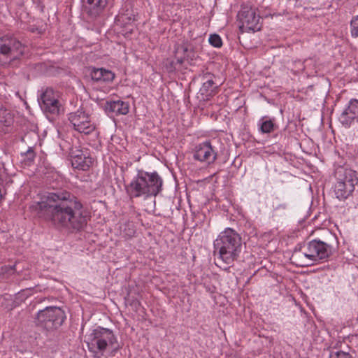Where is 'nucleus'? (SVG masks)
<instances>
[{"label":"nucleus","instance_id":"1","mask_svg":"<svg viewBox=\"0 0 358 358\" xmlns=\"http://www.w3.org/2000/svg\"><path fill=\"white\" fill-rule=\"evenodd\" d=\"M31 208L57 229L80 231L87 223V212L83 203L68 191L48 192Z\"/></svg>","mask_w":358,"mask_h":358},{"label":"nucleus","instance_id":"2","mask_svg":"<svg viewBox=\"0 0 358 358\" xmlns=\"http://www.w3.org/2000/svg\"><path fill=\"white\" fill-rule=\"evenodd\" d=\"M336 236L328 232L323 240L313 239L303 246L296 247L291 261L297 266H307L313 262L327 260L334 252V244L336 243Z\"/></svg>","mask_w":358,"mask_h":358},{"label":"nucleus","instance_id":"3","mask_svg":"<svg viewBox=\"0 0 358 358\" xmlns=\"http://www.w3.org/2000/svg\"><path fill=\"white\" fill-rule=\"evenodd\" d=\"M213 247L217 260L227 266L224 270L229 271L230 266L239 258L242 250L241 237L234 229L227 228L214 241Z\"/></svg>","mask_w":358,"mask_h":358},{"label":"nucleus","instance_id":"4","mask_svg":"<svg viewBox=\"0 0 358 358\" xmlns=\"http://www.w3.org/2000/svg\"><path fill=\"white\" fill-rule=\"evenodd\" d=\"M163 180L157 172L138 170V173L125 190L130 199L157 196L162 190Z\"/></svg>","mask_w":358,"mask_h":358},{"label":"nucleus","instance_id":"5","mask_svg":"<svg viewBox=\"0 0 358 358\" xmlns=\"http://www.w3.org/2000/svg\"><path fill=\"white\" fill-rule=\"evenodd\" d=\"M87 345L88 350L95 358H101L107 349L114 354L120 348L117 340L113 331L98 327L88 335Z\"/></svg>","mask_w":358,"mask_h":358},{"label":"nucleus","instance_id":"6","mask_svg":"<svg viewBox=\"0 0 358 358\" xmlns=\"http://www.w3.org/2000/svg\"><path fill=\"white\" fill-rule=\"evenodd\" d=\"M334 176L336 180L334 185L336 197L344 201L352 194L358 183L357 173L350 169L339 166L336 169Z\"/></svg>","mask_w":358,"mask_h":358},{"label":"nucleus","instance_id":"7","mask_svg":"<svg viewBox=\"0 0 358 358\" xmlns=\"http://www.w3.org/2000/svg\"><path fill=\"white\" fill-rule=\"evenodd\" d=\"M24 52V45L15 37L8 35L0 37V66L19 59Z\"/></svg>","mask_w":358,"mask_h":358},{"label":"nucleus","instance_id":"8","mask_svg":"<svg viewBox=\"0 0 358 358\" xmlns=\"http://www.w3.org/2000/svg\"><path fill=\"white\" fill-rule=\"evenodd\" d=\"M65 319L66 315L62 308L50 306L38 312L34 322L37 327L49 331L59 328Z\"/></svg>","mask_w":358,"mask_h":358},{"label":"nucleus","instance_id":"9","mask_svg":"<svg viewBox=\"0 0 358 358\" xmlns=\"http://www.w3.org/2000/svg\"><path fill=\"white\" fill-rule=\"evenodd\" d=\"M68 120L76 131L85 135L92 134L97 136L98 132L96 131L95 124L92 122L90 115L83 108L70 113Z\"/></svg>","mask_w":358,"mask_h":358},{"label":"nucleus","instance_id":"10","mask_svg":"<svg viewBox=\"0 0 358 358\" xmlns=\"http://www.w3.org/2000/svg\"><path fill=\"white\" fill-rule=\"evenodd\" d=\"M238 18L242 27L253 31L260 29V17L256 13V8L249 6H242L238 13Z\"/></svg>","mask_w":358,"mask_h":358},{"label":"nucleus","instance_id":"11","mask_svg":"<svg viewBox=\"0 0 358 358\" xmlns=\"http://www.w3.org/2000/svg\"><path fill=\"white\" fill-rule=\"evenodd\" d=\"M69 156L73 169L87 171L92 165V158L87 150H83L78 147H72L69 150Z\"/></svg>","mask_w":358,"mask_h":358},{"label":"nucleus","instance_id":"12","mask_svg":"<svg viewBox=\"0 0 358 358\" xmlns=\"http://www.w3.org/2000/svg\"><path fill=\"white\" fill-rule=\"evenodd\" d=\"M217 155V151L208 141L199 143L195 147L194 159L210 164L215 162Z\"/></svg>","mask_w":358,"mask_h":358},{"label":"nucleus","instance_id":"13","mask_svg":"<svg viewBox=\"0 0 358 358\" xmlns=\"http://www.w3.org/2000/svg\"><path fill=\"white\" fill-rule=\"evenodd\" d=\"M357 118H358V100L352 99L344 108L338 120L343 126L350 127Z\"/></svg>","mask_w":358,"mask_h":358},{"label":"nucleus","instance_id":"14","mask_svg":"<svg viewBox=\"0 0 358 358\" xmlns=\"http://www.w3.org/2000/svg\"><path fill=\"white\" fill-rule=\"evenodd\" d=\"M214 78V75L210 73H206L202 76V86L199 92L203 99L208 100L216 93L218 86L215 83Z\"/></svg>","mask_w":358,"mask_h":358},{"label":"nucleus","instance_id":"15","mask_svg":"<svg viewBox=\"0 0 358 358\" xmlns=\"http://www.w3.org/2000/svg\"><path fill=\"white\" fill-rule=\"evenodd\" d=\"M90 76L96 83H110L115 78V73L104 68H90Z\"/></svg>","mask_w":358,"mask_h":358},{"label":"nucleus","instance_id":"16","mask_svg":"<svg viewBox=\"0 0 358 358\" xmlns=\"http://www.w3.org/2000/svg\"><path fill=\"white\" fill-rule=\"evenodd\" d=\"M107 0H87L86 10L92 17L99 16L107 5Z\"/></svg>","mask_w":358,"mask_h":358},{"label":"nucleus","instance_id":"17","mask_svg":"<svg viewBox=\"0 0 358 358\" xmlns=\"http://www.w3.org/2000/svg\"><path fill=\"white\" fill-rule=\"evenodd\" d=\"M191 51L185 45L179 46L176 51V62L171 61L170 62L169 71H173L176 69V64L181 65L184 63L185 59H188Z\"/></svg>","mask_w":358,"mask_h":358},{"label":"nucleus","instance_id":"18","mask_svg":"<svg viewBox=\"0 0 358 358\" xmlns=\"http://www.w3.org/2000/svg\"><path fill=\"white\" fill-rule=\"evenodd\" d=\"M106 108L115 115H126L129 113V104L122 100L110 101L107 102Z\"/></svg>","mask_w":358,"mask_h":358},{"label":"nucleus","instance_id":"19","mask_svg":"<svg viewBox=\"0 0 358 358\" xmlns=\"http://www.w3.org/2000/svg\"><path fill=\"white\" fill-rule=\"evenodd\" d=\"M13 123V116L11 113L0 106V132H8Z\"/></svg>","mask_w":358,"mask_h":358},{"label":"nucleus","instance_id":"20","mask_svg":"<svg viewBox=\"0 0 358 358\" xmlns=\"http://www.w3.org/2000/svg\"><path fill=\"white\" fill-rule=\"evenodd\" d=\"M51 101H52L39 104L40 107L46 115H58L62 108V104L58 99H52Z\"/></svg>","mask_w":358,"mask_h":358},{"label":"nucleus","instance_id":"21","mask_svg":"<svg viewBox=\"0 0 358 358\" xmlns=\"http://www.w3.org/2000/svg\"><path fill=\"white\" fill-rule=\"evenodd\" d=\"M265 117H262L259 123V131L262 134H269L275 130V124L271 120H265Z\"/></svg>","mask_w":358,"mask_h":358},{"label":"nucleus","instance_id":"22","mask_svg":"<svg viewBox=\"0 0 358 358\" xmlns=\"http://www.w3.org/2000/svg\"><path fill=\"white\" fill-rule=\"evenodd\" d=\"M58 99V94L55 92L52 88L47 87L43 91L38 98L39 104L43 103L48 101H52V99Z\"/></svg>","mask_w":358,"mask_h":358},{"label":"nucleus","instance_id":"23","mask_svg":"<svg viewBox=\"0 0 358 358\" xmlns=\"http://www.w3.org/2000/svg\"><path fill=\"white\" fill-rule=\"evenodd\" d=\"M208 42L212 46L217 48L222 46V40L220 35L217 34H210L208 38Z\"/></svg>","mask_w":358,"mask_h":358},{"label":"nucleus","instance_id":"24","mask_svg":"<svg viewBox=\"0 0 358 358\" xmlns=\"http://www.w3.org/2000/svg\"><path fill=\"white\" fill-rule=\"evenodd\" d=\"M351 34L353 37H358V15L353 17L350 22Z\"/></svg>","mask_w":358,"mask_h":358},{"label":"nucleus","instance_id":"25","mask_svg":"<svg viewBox=\"0 0 358 358\" xmlns=\"http://www.w3.org/2000/svg\"><path fill=\"white\" fill-rule=\"evenodd\" d=\"M329 358H352V356L343 351L332 350L330 352Z\"/></svg>","mask_w":358,"mask_h":358},{"label":"nucleus","instance_id":"26","mask_svg":"<svg viewBox=\"0 0 358 358\" xmlns=\"http://www.w3.org/2000/svg\"><path fill=\"white\" fill-rule=\"evenodd\" d=\"M287 209L286 203H279L274 207L273 213L275 215H278L280 213H284Z\"/></svg>","mask_w":358,"mask_h":358},{"label":"nucleus","instance_id":"27","mask_svg":"<svg viewBox=\"0 0 358 358\" xmlns=\"http://www.w3.org/2000/svg\"><path fill=\"white\" fill-rule=\"evenodd\" d=\"M15 266V265H13V266H3L1 267V271L3 273L11 275V274L14 273Z\"/></svg>","mask_w":358,"mask_h":358},{"label":"nucleus","instance_id":"28","mask_svg":"<svg viewBox=\"0 0 358 358\" xmlns=\"http://www.w3.org/2000/svg\"><path fill=\"white\" fill-rule=\"evenodd\" d=\"M27 159L29 161H32L35 157V153L32 148H29L25 153Z\"/></svg>","mask_w":358,"mask_h":358},{"label":"nucleus","instance_id":"29","mask_svg":"<svg viewBox=\"0 0 358 358\" xmlns=\"http://www.w3.org/2000/svg\"><path fill=\"white\" fill-rule=\"evenodd\" d=\"M26 296H24L23 293H18L16 295L15 299H20L21 301H23Z\"/></svg>","mask_w":358,"mask_h":358}]
</instances>
